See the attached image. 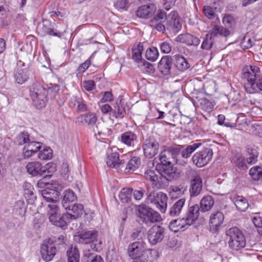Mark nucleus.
Wrapping results in <instances>:
<instances>
[{
	"label": "nucleus",
	"mask_w": 262,
	"mask_h": 262,
	"mask_svg": "<svg viewBox=\"0 0 262 262\" xmlns=\"http://www.w3.org/2000/svg\"><path fill=\"white\" fill-rule=\"evenodd\" d=\"M52 89L55 90V96L59 90V86L55 84L52 88L46 89L39 83H33L30 89V96L33 105L37 108L40 109L45 107L48 98L47 97L49 91Z\"/></svg>",
	"instance_id": "1"
},
{
	"label": "nucleus",
	"mask_w": 262,
	"mask_h": 262,
	"mask_svg": "<svg viewBox=\"0 0 262 262\" xmlns=\"http://www.w3.org/2000/svg\"><path fill=\"white\" fill-rule=\"evenodd\" d=\"M226 235L229 248L232 251H238L246 246V239L242 231L234 227L226 231Z\"/></svg>",
	"instance_id": "2"
},
{
	"label": "nucleus",
	"mask_w": 262,
	"mask_h": 262,
	"mask_svg": "<svg viewBox=\"0 0 262 262\" xmlns=\"http://www.w3.org/2000/svg\"><path fill=\"white\" fill-rule=\"evenodd\" d=\"M98 232L96 230H90L80 233L75 237V240L81 244L91 243V248L95 251L102 250V242L97 239Z\"/></svg>",
	"instance_id": "3"
},
{
	"label": "nucleus",
	"mask_w": 262,
	"mask_h": 262,
	"mask_svg": "<svg viewBox=\"0 0 262 262\" xmlns=\"http://www.w3.org/2000/svg\"><path fill=\"white\" fill-rule=\"evenodd\" d=\"M200 207L198 205L195 204L190 206L187 210L184 217L182 219L174 220L170 223L171 225L176 224V226L182 228L186 225L190 226L196 220L199 216Z\"/></svg>",
	"instance_id": "4"
},
{
	"label": "nucleus",
	"mask_w": 262,
	"mask_h": 262,
	"mask_svg": "<svg viewBox=\"0 0 262 262\" xmlns=\"http://www.w3.org/2000/svg\"><path fill=\"white\" fill-rule=\"evenodd\" d=\"M138 216L146 224L160 222L161 217L158 212L144 205L138 207Z\"/></svg>",
	"instance_id": "5"
},
{
	"label": "nucleus",
	"mask_w": 262,
	"mask_h": 262,
	"mask_svg": "<svg viewBox=\"0 0 262 262\" xmlns=\"http://www.w3.org/2000/svg\"><path fill=\"white\" fill-rule=\"evenodd\" d=\"M167 196L162 192H151L148 195L146 201L148 203L153 204L161 212H165L167 207Z\"/></svg>",
	"instance_id": "6"
},
{
	"label": "nucleus",
	"mask_w": 262,
	"mask_h": 262,
	"mask_svg": "<svg viewBox=\"0 0 262 262\" xmlns=\"http://www.w3.org/2000/svg\"><path fill=\"white\" fill-rule=\"evenodd\" d=\"M118 150L116 147L107 149L106 164L110 167L120 170L124 167V160L122 159L123 157H119Z\"/></svg>",
	"instance_id": "7"
},
{
	"label": "nucleus",
	"mask_w": 262,
	"mask_h": 262,
	"mask_svg": "<svg viewBox=\"0 0 262 262\" xmlns=\"http://www.w3.org/2000/svg\"><path fill=\"white\" fill-rule=\"evenodd\" d=\"M50 168L54 169L55 164L48 163L45 166H42L39 162L34 161L28 163L26 166L27 172L33 177L41 176L47 171L49 172H52V170H49Z\"/></svg>",
	"instance_id": "8"
},
{
	"label": "nucleus",
	"mask_w": 262,
	"mask_h": 262,
	"mask_svg": "<svg viewBox=\"0 0 262 262\" xmlns=\"http://www.w3.org/2000/svg\"><path fill=\"white\" fill-rule=\"evenodd\" d=\"M260 68L255 65L245 66L241 72V78L247 81L245 85H251L260 74Z\"/></svg>",
	"instance_id": "9"
},
{
	"label": "nucleus",
	"mask_w": 262,
	"mask_h": 262,
	"mask_svg": "<svg viewBox=\"0 0 262 262\" xmlns=\"http://www.w3.org/2000/svg\"><path fill=\"white\" fill-rule=\"evenodd\" d=\"M212 156V149L210 148H205L196 152L193 156L192 160L197 167H202L210 161Z\"/></svg>",
	"instance_id": "10"
},
{
	"label": "nucleus",
	"mask_w": 262,
	"mask_h": 262,
	"mask_svg": "<svg viewBox=\"0 0 262 262\" xmlns=\"http://www.w3.org/2000/svg\"><path fill=\"white\" fill-rule=\"evenodd\" d=\"M48 214L50 222L53 225L63 228L66 227V223L62 219L56 221L61 214L58 205L56 202L48 205Z\"/></svg>",
	"instance_id": "11"
},
{
	"label": "nucleus",
	"mask_w": 262,
	"mask_h": 262,
	"mask_svg": "<svg viewBox=\"0 0 262 262\" xmlns=\"http://www.w3.org/2000/svg\"><path fill=\"white\" fill-rule=\"evenodd\" d=\"M57 252L56 247L51 240L45 239L40 247V254L42 258L46 262L51 261Z\"/></svg>",
	"instance_id": "12"
},
{
	"label": "nucleus",
	"mask_w": 262,
	"mask_h": 262,
	"mask_svg": "<svg viewBox=\"0 0 262 262\" xmlns=\"http://www.w3.org/2000/svg\"><path fill=\"white\" fill-rule=\"evenodd\" d=\"M146 244L139 241L130 244L127 248V254L132 259H136L141 257L146 251Z\"/></svg>",
	"instance_id": "13"
},
{
	"label": "nucleus",
	"mask_w": 262,
	"mask_h": 262,
	"mask_svg": "<svg viewBox=\"0 0 262 262\" xmlns=\"http://www.w3.org/2000/svg\"><path fill=\"white\" fill-rule=\"evenodd\" d=\"M165 229L160 226H153L148 231L147 238L149 243L156 245L161 243L164 237Z\"/></svg>",
	"instance_id": "14"
},
{
	"label": "nucleus",
	"mask_w": 262,
	"mask_h": 262,
	"mask_svg": "<svg viewBox=\"0 0 262 262\" xmlns=\"http://www.w3.org/2000/svg\"><path fill=\"white\" fill-rule=\"evenodd\" d=\"M159 148V143L151 137L146 139L143 145L144 155L148 158H151L157 155Z\"/></svg>",
	"instance_id": "15"
},
{
	"label": "nucleus",
	"mask_w": 262,
	"mask_h": 262,
	"mask_svg": "<svg viewBox=\"0 0 262 262\" xmlns=\"http://www.w3.org/2000/svg\"><path fill=\"white\" fill-rule=\"evenodd\" d=\"M178 151L177 148H169L162 151L159 159L162 165L177 163V155Z\"/></svg>",
	"instance_id": "16"
},
{
	"label": "nucleus",
	"mask_w": 262,
	"mask_h": 262,
	"mask_svg": "<svg viewBox=\"0 0 262 262\" xmlns=\"http://www.w3.org/2000/svg\"><path fill=\"white\" fill-rule=\"evenodd\" d=\"M165 20H166V24L165 25V29L166 28L173 32H177L182 27L178 13L176 11H171L168 16H166Z\"/></svg>",
	"instance_id": "17"
},
{
	"label": "nucleus",
	"mask_w": 262,
	"mask_h": 262,
	"mask_svg": "<svg viewBox=\"0 0 262 262\" xmlns=\"http://www.w3.org/2000/svg\"><path fill=\"white\" fill-rule=\"evenodd\" d=\"M166 18L165 12L160 10L158 11L156 16L150 20L149 25L159 32H164L165 30V26L162 23L166 20Z\"/></svg>",
	"instance_id": "18"
},
{
	"label": "nucleus",
	"mask_w": 262,
	"mask_h": 262,
	"mask_svg": "<svg viewBox=\"0 0 262 262\" xmlns=\"http://www.w3.org/2000/svg\"><path fill=\"white\" fill-rule=\"evenodd\" d=\"M114 107L113 114L116 118L122 119L126 114V110H128V105L121 96L118 97Z\"/></svg>",
	"instance_id": "19"
},
{
	"label": "nucleus",
	"mask_w": 262,
	"mask_h": 262,
	"mask_svg": "<svg viewBox=\"0 0 262 262\" xmlns=\"http://www.w3.org/2000/svg\"><path fill=\"white\" fill-rule=\"evenodd\" d=\"M224 215L221 211L212 212L210 216L209 227L213 231H216L219 227L223 224Z\"/></svg>",
	"instance_id": "20"
},
{
	"label": "nucleus",
	"mask_w": 262,
	"mask_h": 262,
	"mask_svg": "<svg viewBox=\"0 0 262 262\" xmlns=\"http://www.w3.org/2000/svg\"><path fill=\"white\" fill-rule=\"evenodd\" d=\"M161 177H163L167 181H170L179 177V173L171 165L162 166L160 172Z\"/></svg>",
	"instance_id": "21"
},
{
	"label": "nucleus",
	"mask_w": 262,
	"mask_h": 262,
	"mask_svg": "<svg viewBox=\"0 0 262 262\" xmlns=\"http://www.w3.org/2000/svg\"><path fill=\"white\" fill-rule=\"evenodd\" d=\"M41 195L43 199L46 201L49 204L56 203V204H59L57 201L60 193L57 190L53 189H49L47 188L42 190L41 192Z\"/></svg>",
	"instance_id": "22"
},
{
	"label": "nucleus",
	"mask_w": 262,
	"mask_h": 262,
	"mask_svg": "<svg viewBox=\"0 0 262 262\" xmlns=\"http://www.w3.org/2000/svg\"><path fill=\"white\" fill-rule=\"evenodd\" d=\"M156 10V7L154 4L142 6L137 9L136 15L138 17L147 18L151 17Z\"/></svg>",
	"instance_id": "23"
},
{
	"label": "nucleus",
	"mask_w": 262,
	"mask_h": 262,
	"mask_svg": "<svg viewBox=\"0 0 262 262\" xmlns=\"http://www.w3.org/2000/svg\"><path fill=\"white\" fill-rule=\"evenodd\" d=\"M144 177L147 181L151 183L152 186L154 189H159L161 187V177L157 174L154 170H147L144 173Z\"/></svg>",
	"instance_id": "24"
},
{
	"label": "nucleus",
	"mask_w": 262,
	"mask_h": 262,
	"mask_svg": "<svg viewBox=\"0 0 262 262\" xmlns=\"http://www.w3.org/2000/svg\"><path fill=\"white\" fill-rule=\"evenodd\" d=\"M41 143L39 142L29 141L24 147V157L28 158L37 152L41 148Z\"/></svg>",
	"instance_id": "25"
},
{
	"label": "nucleus",
	"mask_w": 262,
	"mask_h": 262,
	"mask_svg": "<svg viewBox=\"0 0 262 262\" xmlns=\"http://www.w3.org/2000/svg\"><path fill=\"white\" fill-rule=\"evenodd\" d=\"M176 41L182 43H185L189 46H198L200 43V39L190 34H181L179 35Z\"/></svg>",
	"instance_id": "26"
},
{
	"label": "nucleus",
	"mask_w": 262,
	"mask_h": 262,
	"mask_svg": "<svg viewBox=\"0 0 262 262\" xmlns=\"http://www.w3.org/2000/svg\"><path fill=\"white\" fill-rule=\"evenodd\" d=\"M171 64V58L168 56H165L159 61L158 68L162 74L167 75L170 73Z\"/></svg>",
	"instance_id": "27"
},
{
	"label": "nucleus",
	"mask_w": 262,
	"mask_h": 262,
	"mask_svg": "<svg viewBox=\"0 0 262 262\" xmlns=\"http://www.w3.org/2000/svg\"><path fill=\"white\" fill-rule=\"evenodd\" d=\"M77 199L75 193L71 190H66L64 191L62 201V205L66 210H70L72 203Z\"/></svg>",
	"instance_id": "28"
},
{
	"label": "nucleus",
	"mask_w": 262,
	"mask_h": 262,
	"mask_svg": "<svg viewBox=\"0 0 262 262\" xmlns=\"http://www.w3.org/2000/svg\"><path fill=\"white\" fill-rule=\"evenodd\" d=\"M38 30L41 36L49 35L57 36L58 37H60L61 36V33L54 31V30L51 27L50 23L46 20L43 21L42 26L39 27Z\"/></svg>",
	"instance_id": "29"
},
{
	"label": "nucleus",
	"mask_w": 262,
	"mask_h": 262,
	"mask_svg": "<svg viewBox=\"0 0 262 262\" xmlns=\"http://www.w3.org/2000/svg\"><path fill=\"white\" fill-rule=\"evenodd\" d=\"M202 188V179L200 176L196 174L191 181V188L190 189L191 195H198L200 193Z\"/></svg>",
	"instance_id": "30"
},
{
	"label": "nucleus",
	"mask_w": 262,
	"mask_h": 262,
	"mask_svg": "<svg viewBox=\"0 0 262 262\" xmlns=\"http://www.w3.org/2000/svg\"><path fill=\"white\" fill-rule=\"evenodd\" d=\"M251 85H245L246 92L249 94H254L258 91H262V74H260L256 80Z\"/></svg>",
	"instance_id": "31"
},
{
	"label": "nucleus",
	"mask_w": 262,
	"mask_h": 262,
	"mask_svg": "<svg viewBox=\"0 0 262 262\" xmlns=\"http://www.w3.org/2000/svg\"><path fill=\"white\" fill-rule=\"evenodd\" d=\"M32 73V71L27 68L19 69L18 68L14 76L15 80L18 83L23 84L27 81L30 74Z\"/></svg>",
	"instance_id": "32"
},
{
	"label": "nucleus",
	"mask_w": 262,
	"mask_h": 262,
	"mask_svg": "<svg viewBox=\"0 0 262 262\" xmlns=\"http://www.w3.org/2000/svg\"><path fill=\"white\" fill-rule=\"evenodd\" d=\"M185 204V199L184 198H181L176 200L169 209V215L171 216H176L179 215L182 212Z\"/></svg>",
	"instance_id": "33"
},
{
	"label": "nucleus",
	"mask_w": 262,
	"mask_h": 262,
	"mask_svg": "<svg viewBox=\"0 0 262 262\" xmlns=\"http://www.w3.org/2000/svg\"><path fill=\"white\" fill-rule=\"evenodd\" d=\"M231 199L236 208L240 211H246L249 206L247 200L242 196H234L231 198Z\"/></svg>",
	"instance_id": "34"
},
{
	"label": "nucleus",
	"mask_w": 262,
	"mask_h": 262,
	"mask_svg": "<svg viewBox=\"0 0 262 262\" xmlns=\"http://www.w3.org/2000/svg\"><path fill=\"white\" fill-rule=\"evenodd\" d=\"M209 32L213 37L221 36L227 37L230 34V31L227 28L222 26H214L209 31Z\"/></svg>",
	"instance_id": "35"
},
{
	"label": "nucleus",
	"mask_w": 262,
	"mask_h": 262,
	"mask_svg": "<svg viewBox=\"0 0 262 262\" xmlns=\"http://www.w3.org/2000/svg\"><path fill=\"white\" fill-rule=\"evenodd\" d=\"M214 205V200L211 196H204L200 202V210L203 212L209 211Z\"/></svg>",
	"instance_id": "36"
},
{
	"label": "nucleus",
	"mask_w": 262,
	"mask_h": 262,
	"mask_svg": "<svg viewBox=\"0 0 262 262\" xmlns=\"http://www.w3.org/2000/svg\"><path fill=\"white\" fill-rule=\"evenodd\" d=\"M174 65L178 70L183 71L189 68V63L183 56L176 55L174 56Z\"/></svg>",
	"instance_id": "37"
},
{
	"label": "nucleus",
	"mask_w": 262,
	"mask_h": 262,
	"mask_svg": "<svg viewBox=\"0 0 262 262\" xmlns=\"http://www.w3.org/2000/svg\"><path fill=\"white\" fill-rule=\"evenodd\" d=\"M143 51V46L141 43H139L137 45H134L132 48V59L138 63L143 60L142 54Z\"/></svg>",
	"instance_id": "38"
},
{
	"label": "nucleus",
	"mask_w": 262,
	"mask_h": 262,
	"mask_svg": "<svg viewBox=\"0 0 262 262\" xmlns=\"http://www.w3.org/2000/svg\"><path fill=\"white\" fill-rule=\"evenodd\" d=\"M136 139V135L132 132H126L121 136V142L129 146H133Z\"/></svg>",
	"instance_id": "39"
},
{
	"label": "nucleus",
	"mask_w": 262,
	"mask_h": 262,
	"mask_svg": "<svg viewBox=\"0 0 262 262\" xmlns=\"http://www.w3.org/2000/svg\"><path fill=\"white\" fill-rule=\"evenodd\" d=\"M70 210H71L74 213V214H71V215L72 216L70 217L71 222L73 220H75L81 216V215L84 213L83 206L79 203L71 204Z\"/></svg>",
	"instance_id": "40"
},
{
	"label": "nucleus",
	"mask_w": 262,
	"mask_h": 262,
	"mask_svg": "<svg viewBox=\"0 0 262 262\" xmlns=\"http://www.w3.org/2000/svg\"><path fill=\"white\" fill-rule=\"evenodd\" d=\"M140 160L137 157H133L126 164L125 168L126 172H132L135 171L140 165Z\"/></svg>",
	"instance_id": "41"
},
{
	"label": "nucleus",
	"mask_w": 262,
	"mask_h": 262,
	"mask_svg": "<svg viewBox=\"0 0 262 262\" xmlns=\"http://www.w3.org/2000/svg\"><path fill=\"white\" fill-rule=\"evenodd\" d=\"M133 189L130 188H123L119 194V198L123 203L129 202L132 197Z\"/></svg>",
	"instance_id": "42"
},
{
	"label": "nucleus",
	"mask_w": 262,
	"mask_h": 262,
	"mask_svg": "<svg viewBox=\"0 0 262 262\" xmlns=\"http://www.w3.org/2000/svg\"><path fill=\"white\" fill-rule=\"evenodd\" d=\"M68 262H79L80 255L78 250L71 247L67 252Z\"/></svg>",
	"instance_id": "43"
},
{
	"label": "nucleus",
	"mask_w": 262,
	"mask_h": 262,
	"mask_svg": "<svg viewBox=\"0 0 262 262\" xmlns=\"http://www.w3.org/2000/svg\"><path fill=\"white\" fill-rule=\"evenodd\" d=\"M238 167L245 169L247 168V162L244 157L240 154L235 155L231 160Z\"/></svg>",
	"instance_id": "44"
},
{
	"label": "nucleus",
	"mask_w": 262,
	"mask_h": 262,
	"mask_svg": "<svg viewBox=\"0 0 262 262\" xmlns=\"http://www.w3.org/2000/svg\"><path fill=\"white\" fill-rule=\"evenodd\" d=\"M159 56V52L157 48L152 47L149 48L146 51V59L151 61H156Z\"/></svg>",
	"instance_id": "45"
},
{
	"label": "nucleus",
	"mask_w": 262,
	"mask_h": 262,
	"mask_svg": "<svg viewBox=\"0 0 262 262\" xmlns=\"http://www.w3.org/2000/svg\"><path fill=\"white\" fill-rule=\"evenodd\" d=\"M214 38L208 32L202 43L201 48L203 50H210L214 43Z\"/></svg>",
	"instance_id": "46"
},
{
	"label": "nucleus",
	"mask_w": 262,
	"mask_h": 262,
	"mask_svg": "<svg viewBox=\"0 0 262 262\" xmlns=\"http://www.w3.org/2000/svg\"><path fill=\"white\" fill-rule=\"evenodd\" d=\"M13 211L15 214L23 215L26 212L24 202L21 200L17 201L14 205Z\"/></svg>",
	"instance_id": "47"
},
{
	"label": "nucleus",
	"mask_w": 262,
	"mask_h": 262,
	"mask_svg": "<svg viewBox=\"0 0 262 262\" xmlns=\"http://www.w3.org/2000/svg\"><path fill=\"white\" fill-rule=\"evenodd\" d=\"M200 144L194 143L187 146L181 151V156L184 158L189 157L191 154L200 146Z\"/></svg>",
	"instance_id": "48"
},
{
	"label": "nucleus",
	"mask_w": 262,
	"mask_h": 262,
	"mask_svg": "<svg viewBox=\"0 0 262 262\" xmlns=\"http://www.w3.org/2000/svg\"><path fill=\"white\" fill-rule=\"evenodd\" d=\"M138 67L141 68L142 71L149 73H151L154 72L153 65L144 60L140 61L139 63L138 64Z\"/></svg>",
	"instance_id": "49"
},
{
	"label": "nucleus",
	"mask_w": 262,
	"mask_h": 262,
	"mask_svg": "<svg viewBox=\"0 0 262 262\" xmlns=\"http://www.w3.org/2000/svg\"><path fill=\"white\" fill-rule=\"evenodd\" d=\"M249 174L254 181H261V168L259 167H253L250 169Z\"/></svg>",
	"instance_id": "50"
},
{
	"label": "nucleus",
	"mask_w": 262,
	"mask_h": 262,
	"mask_svg": "<svg viewBox=\"0 0 262 262\" xmlns=\"http://www.w3.org/2000/svg\"><path fill=\"white\" fill-rule=\"evenodd\" d=\"M38 157L41 160L50 159L53 157L52 149L50 147H46L39 153Z\"/></svg>",
	"instance_id": "51"
},
{
	"label": "nucleus",
	"mask_w": 262,
	"mask_h": 262,
	"mask_svg": "<svg viewBox=\"0 0 262 262\" xmlns=\"http://www.w3.org/2000/svg\"><path fill=\"white\" fill-rule=\"evenodd\" d=\"M29 135L27 133L22 132L20 133L16 137V142L18 145H21L23 144L27 145L29 141H30Z\"/></svg>",
	"instance_id": "52"
},
{
	"label": "nucleus",
	"mask_w": 262,
	"mask_h": 262,
	"mask_svg": "<svg viewBox=\"0 0 262 262\" xmlns=\"http://www.w3.org/2000/svg\"><path fill=\"white\" fill-rule=\"evenodd\" d=\"M223 24L227 28H231L235 24L234 17L229 14L225 15L222 20Z\"/></svg>",
	"instance_id": "53"
},
{
	"label": "nucleus",
	"mask_w": 262,
	"mask_h": 262,
	"mask_svg": "<svg viewBox=\"0 0 262 262\" xmlns=\"http://www.w3.org/2000/svg\"><path fill=\"white\" fill-rule=\"evenodd\" d=\"M75 101V105H77V109L81 112L86 111L87 106L82 99L77 98L76 97H73L72 99Z\"/></svg>",
	"instance_id": "54"
},
{
	"label": "nucleus",
	"mask_w": 262,
	"mask_h": 262,
	"mask_svg": "<svg viewBox=\"0 0 262 262\" xmlns=\"http://www.w3.org/2000/svg\"><path fill=\"white\" fill-rule=\"evenodd\" d=\"M200 105L202 109L206 112H210L213 107L212 103L206 99H203L201 100Z\"/></svg>",
	"instance_id": "55"
},
{
	"label": "nucleus",
	"mask_w": 262,
	"mask_h": 262,
	"mask_svg": "<svg viewBox=\"0 0 262 262\" xmlns=\"http://www.w3.org/2000/svg\"><path fill=\"white\" fill-rule=\"evenodd\" d=\"M203 13L204 15L209 19H213L215 16V13L212 8L208 6L204 7Z\"/></svg>",
	"instance_id": "56"
},
{
	"label": "nucleus",
	"mask_w": 262,
	"mask_h": 262,
	"mask_svg": "<svg viewBox=\"0 0 262 262\" xmlns=\"http://www.w3.org/2000/svg\"><path fill=\"white\" fill-rule=\"evenodd\" d=\"M257 152L254 150H252L251 152L249 153V157L247 158V163L249 164H253L257 161Z\"/></svg>",
	"instance_id": "57"
},
{
	"label": "nucleus",
	"mask_w": 262,
	"mask_h": 262,
	"mask_svg": "<svg viewBox=\"0 0 262 262\" xmlns=\"http://www.w3.org/2000/svg\"><path fill=\"white\" fill-rule=\"evenodd\" d=\"M128 0H116L114 6L118 9H125L127 7Z\"/></svg>",
	"instance_id": "58"
},
{
	"label": "nucleus",
	"mask_w": 262,
	"mask_h": 262,
	"mask_svg": "<svg viewBox=\"0 0 262 262\" xmlns=\"http://www.w3.org/2000/svg\"><path fill=\"white\" fill-rule=\"evenodd\" d=\"M48 239L51 240L53 244L56 246V245H60L64 243L65 237L63 235H61L58 237L53 236Z\"/></svg>",
	"instance_id": "59"
},
{
	"label": "nucleus",
	"mask_w": 262,
	"mask_h": 262,
	"mask_svg": "<svg viewBox=\"0 0 262 262\" xmlns=\"http://www.w3.org/2000/svg\"><path fill=\"white\" fill-rule=\"evenodd\" d=\"M97 120L96 115L95 114H89L84 116V120L89 124H94Z\"/></svg>",
	"instance_id": "60"
},
{
	"label": "nucleus",
	"mask_w": 262,
	"mask_h": 262,
	"mask_svg": "<svg viewBox=\"0 0 262 262\" xmlns=\"http://www.w3.org/2000/svg\"><path fill=\"white\" fill-rule=\"evenodd\" d=\"M113 96L111 92L107 91L104 93L102 98L100 100V103L111 102L113 100Z\"/></svg>",
	"instance_id": "61"
},
{
	"label": "nucleus",
	"mask_w": 262,
	"mask_h": 262,
	"mask_svg": "<svg viewBox=\"0 0 262 262\" xmlns=\"http://www.w3.org/2000/svg\"><path fill=\"white\" fill-rule=\"evenodd\" d=\"M91 64V61L86 60L84 63H81L77 70L78 74H81L86 71Z\"/></svg>",
	"instance_id": "62"
},
{
	"label": "nucleus",
	"mask_w": 262,
	"mask_h": 262,
	"mask_svg": "<svg viewBox=\"0 0 262 262\" xmlns=\"http://www.w3.org/2000/svg\"><path fill=\"white\" fill-rule=\"evenodd\" d=\"M253 43V41L251 38L245 36L241 42V46L245 49H249L252 47Z\"/></svg>",
	"instance_id": "63"
},
{
	"label": "nucleus",
	"mask_w": 262,
	"mask_h": 262,
	"mask_svg": "<svg viewBox=\"0 0 262 262\" xmlns=\"http://www.w3.org/2000/svg\"><path fill=\"white\" fill-rule=\"evenodd\" d=\"M23 189L24 190V192L27 195H32L33 194V187L31 184V183L29 182H25L23 184Z\"/></svg>",
	"instance_id": "64"
}]
</instances>
